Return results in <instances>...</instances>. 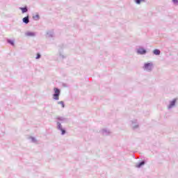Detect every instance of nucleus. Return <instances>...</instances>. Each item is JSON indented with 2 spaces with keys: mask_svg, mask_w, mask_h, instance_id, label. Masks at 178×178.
I'll use <instances>...</instances> for the list:
<instances>
[{
  "mask_svg": "<svg viewBox=\"0 0 178 178\" xmlns=\"http://www.w3.org/2000/svg\"><path fill=\"white\" fill-rule=\"evenodd\" d=\"M152 69H154V64L152 63H146L144 64L143 70L145 72H152Z\"/></svg>",
  "mask_w": 178,
  "mask_h": 178,
  "instance_id": "nucleus-1",
  "label": "nucleus"
},
{
  "mask_svg": "<svg viewBox=\"0 0 178 178\" xmlns=\"http://www.w3.org/2000/svg\"><path fill=\"white\" fill-rule=\"evenodd\" d=\"M54 93L53 95V99H55V101H58L59 96L60 95V89L54 88Z\"/></svg>",
  "mask_w": 178,
  "mask_h": 178,
  "instance_id": "nucleus-2",
  "label": "nucleus"
},
{
  "mask_svg": "<svg viewBox=\"0 0 178 178\" xmlns=\"http://www.w3.org/2000/svg\"><path fill=\"white\" fill-rule=\"evenodd\" d=\"M131 127L133 129V130H138L139 129L140 125L138 124V122L136 119L131 120Z\"/></svg>",
  "mask_w": 178,
  "mask_h": 178,
  "instance_id": "nucleus-3",
  "label": "nucleus"
},
{
  "mask_svg": "<svg viewBox=\"0 0 178 178\" xmlns=\"http://www.w3.org/2000/svg\"><path fill=\"white\" fill-rule=\"evenodd\" d=\"M57 124V129L59 130V131H61V136H65L66 134V129H63L62 127V124H60V122L56 121Z\"/></svg>",
  "mask_w": 178,
  "mask_h": 178,
  "instance_id": "nucleus-4",
  "label": "nucleus"
},
{
  "mask_svg": "<svg viewBox=\"0 0 178 178\" xmlns=\"http://www.w3.org/2000/svg\"><path fill=\"white\" fill-rule=\"evenodd\" d=\"M136 53L138 55H145L147 54V50L143 47H140L136 49Z\"/></svg>",
  "mask_w": 178,
  "mask_h": 178,
  "instance_id": "nucleus-5",
  "label": "nucleus"
},
{
  "mask_svg": "<svg viewBox=\"0 0 178 178\" xmlns=\"http://www.w3.org/2000/svg\"><path fill=\"white\" fill-rule=\"evenodd\" d=\"M56 119L57 122H60V124L66 123V122H67V118H66L65 117L58 116V117H56Z\"/></svg>",
  "mask_w": 178,
  "mask_h": 178,
  "instance_id": "nucleus-6",
  "label": "nucleus"
},
{
  "mask_svg": "<svg viewBox=\"0 0 178 178\" xmlns=\"http://www.w3.org/2000/svg\"><path fill=\"white\" fill-rule=\"evenodd\" d=\"M177 99H174L173 100L170 102V104L168 106V109H172V108H175L176 105V102Z\"/></svg>",
  "mask_w": 178,
  "mask_h": 178,
  "instance_id": "nucleus-7",
  "label": "nucleus"
},
{
  "mask_svg": "<svg viewBox=\"0 0 178 178\" xmlns=\"http://www.w3.org/2000/svg\"><path fill=\"white\" fill-rule=\"evenodd\" d=\"M100 133L102 136H109V134H111V131L107 129H103L100 131Z\"/></svg>",
  "mask_w": 178,
  "mask_h": 178,
  "instance_id": "nucleus-8",
  "label": "nucleus"
},
{
  "mask_svg": "<svg viewBox=\"0 0 178 178\" xmlns=\"http://www.w3.org/2000/svg\"><path fill=\"white\" fill-rule=\"evenodd\" d=\"M19 10H22V13H27V12H29V8H27V6L19 7Z\"/></svg>",
  "mask_w": 178,
  "mask_h": 178,
  "instance_id": "nucleus-9",
  "label": "nucleus"
},
{
  "mask_svg": "<svg viewBox=\"0 0 178 178\" xmlns=\"http://www.w3.org/2000/svg\"><path fill=\"white\" fill-rule=\"evenodd\" d=\"M23 23H25V24H29L30 23V19L29 18V16L24 17L22 19Z\"/></svg>",
  "mask_w": 178,
  "mask_h": 178,
  "instance_id": "nucleus-10",
  "label": "nucleus"
},
{
  "mask_svg": "<svg viewBox=\"0 0 178 178\" xmlns=\"http://www.w3.org/2000/svg\"><path fill=\"white\" fill-rule=\"evenodd\" d=\"M25 35H26V37H35V33L34 32H26Z\"/></svg>",
  "mask_w": 178,
  "mask_h": 178,
  "instance_id": "nucleus-11",
  "label": "nucleus"
},
{
  "mask_svg": "<svg viewBox=\"0 0 178 178\" xmlns=\"http://www.w3.org/2000/svg\"><path fill=\"white\" fill-rule=\"evenodd\" d=\"M144 165H145V161H142L136 165V168H141V166H144Z\"/></svg>",
  "mask_w": 178,
  "mask_h": 178,
  "instance_id": "nucleus-12",
  "label": "nucleus"
},
{
  "mask_svg": "<svg viewBox=\"0 0 178 178\" xmlns=\"http://www.w3.org/2000/svg\"><path fill=\"white\" fill-rule=\"evenodd\" d=\"M154 55H161V50L156 49L153 51Z\"/></svg>",
  "mask_w": 178,
  "mask_h": 178,
  "instance_id": "nucleus-13",
  "label": "nucleus"
},
{
  "mask_svg": "<svg viewBox=\"0 0 178 178\" xmlns=\"http://www.w3.org/2000/svg\"><path fill=\"white\" fill-rule=\"evenodd\" d=\"M47 37H49V38H52V37H54V32L53 31H48L47 32Z\"/></svg>",
  "mask_w": 178,
  "mask_h": 178,
  "instance_id": "nucleus-14",
  "label": "nucleus"
},
{
  "mask_svg": "<svg viewBox=\"0 0 178 178\" xmlns=\"http://www.w3.org/2000/svg\"><path fill=\"white\" fill-rule=\"evenodd\" d=\"M33 20H40V15L37 14L35 15H33Z\"/></svg>",
  "mask_w": 178,
  "mask_h": 178,
  "instance_id": "nucleus-15",
  "label": "nucleus"
},
{
  "mask_svg": "<svg viewBox=\"0 0 178 178\" xmlns=\"http://www.w3.org/2000/svg\"><path fill=\"white\" fill-rule=\"evenodd\" d=\"M7 42L8 44H10V45H12L13 47H14V45H15V42L10 39H8Z\"/></svg>",
  "mask_w": 178,
  "mask_h": 178,
  "instance_id": "nucleus-16",
  "label": "nucleus"
},
{
  "mask_svg": "<svg viewBox=\"0 0 178 178\" xmlns=\"http://www.w3.org/2000/svg\"><path fill=\"white\" fill-rule=\"evenodd\" d=\"M65 58L66 57L62 53H59L58 59L62 60V59H65Z\"/></svg>",
  "mask_w": 178,
  "mask_h": 178,
  "instance_id": "nucleus-17",
  "label": "nucleus"
},
{
  "mask_svg": "<svg viewBox=\"0 0 178 178\" xmlns=\"http://www.w3.org/2000/svg\"><path fill=\"white\" fill-rule=\"evenodd\" d=\"M58 105H61L62 108H65V102L63 101L58 102Z\"/></svg>",
  "mask_w": 178,
  "mask_h": 178,
  "instance_id": "nucleus-18",
  "label": "nucleus"
},
{
  "mask_svg": "<svg viewBox=\"0 0 178 178\" xmlns=\"http://www.w3.org/2000/svg\"><path fill=\"white\" fill-rule=\"evenodd\" d=\"M135 2L137 5H140L141 2H145V0H135Z\"/></svg>",
  "mask_w": 178,
  "mask_h": 178,
  "instance_id": "nucleus-19",
  "label": "nucleus"
},
{
  "mask_svg": "<svg viewBox=\"0 0 178 178\" xmlns=\"http://www.w3.org/2000/svg\"><path fill=\"white\" fill-rule=\"evenodd\" d=\"M31 143H37V139L34 137H31Z\"/></svg>",
  "mask_w": 178,
  "mask_h": 178,
  "instance_id": "nucleus-20",
  "label": "nucleus"
},
{
  "mask_svg": "<svg viewBox=\"0 0 178 178\" xmlns=\"http://www.w3.org/2000/svg\"><path fill=\"white\" fill-rule=\"evenodd\" d=\"M40 58H41V54L40 53H38L35 57V59H40Z\"/></svg>",
  "mask_w": 178,
  "mask_h": 178,
  "instance_id": "nucleus-21",
  "label": "nucleus"
},
{
  "mask_svg": "<svg viewBox=\"0 0 178 178\" xmlns=\"http://www.w3.org/2000/svg\"><path fill=\"white\" fill-rule=\"evenodd\" d=\"M174 5H178V0H172Z\"/></svg>",
  "mask_w": 178,
  "mask_h": 178,
  "instance_id": "nucleus-22",
  "label": "nucleus"
}]
</instances>
